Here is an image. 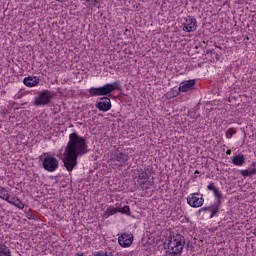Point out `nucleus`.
<instances>
[{
    "mask_svg": "<svg viewBox=\"0 0 256 256\" xmlns=\"http://www.w3.org/2000/svg\"><path fill=\"white\" fill-rule=\"evenodd\" d=\"M115 213H119V209L115 207H108L106 209V215L107 217H111V215H115Z\"/></svg>",
    "mask_w": 256,
    "mask_h": 256,
    "instance_id": "obj_18",
    "label": "nucleus"
},
{
    "mask_svg": "<svg viewBox=\"0 0 256 256\" xmlns=\"http://www.w3.org/2000/svg\"><path fill=\"white\" fill-rule=\"evenodd\" d=\"M7 246H5V244H0V252L2 251H6Z\"/></svg>",
    "mask_w": 256,
    "mask_h": 256,
    "instance_id": "obj_30",
    "label": "nucleus"
},
{
    "mask_svg": "<svg viewBox=\"0 0 256 256\" xmlns=\"http://www.w3.org/2000/svg\"><path fill=\"white\" fill-rule=\"evenodd\" d=\"M226 155H231V149H228V150L226 151Z\"/></svg>",
    "mask_w": 256,
    "mask_h": 256,
    "instance_id": "obj_31",
    "label": "nucleus"
},
{
    "mask_svg": "<svg viewBox=\"0 0 256 256\" xmlns=\"http://www.w3.org/2000/svg\"><path fill=\"white\" fill-rule=\"evenodd\" d=\"M42 165L45 171L53 173V171H57V169H59V160L53 156H46L42 162Z\"/></svg>",
    "mask_w": 256,
    "mask_h": 256,
    "instance_id": "obj_6",
    "label": "nucleus"
},
{
    "mask_svg": "<svg viewBox=\"0 0 256 256\" xmlns=\"http://www.w3.org/2000/svg\"><path fill=\"white\" fill-rule=\"evenodd\" d=\"M187 203L193 208L202 207L203 203H205V199H203V195L199 193H192L187 197Z\"/></svg>",
    "mask_w": 256,
    "mask_h": 256,
    "instance_id": "obj_7",
    "label": "nucleus"
},
{
    "mask_svg": "<svg viewBox=\"0 0 256 256\" xmlns=\"http://www.w3.org/2000/svg\"><path fill=\"white\" fill-rule=\"evenodd\" d=\"M95 107L102 113H107V111H111V99L109 97H101Z\"/></svg>",
    "mask_w": 256,
    "mask_h": 256,
    "instance_id": "obj_9",
    "label": "nucleus"
},
{
    "mask_svg": "<svg viewBox=\"0 0 256 256\" xmlns=\"http://www.w3.org/2000/svg\"><path fill=\"white\" fill-rule=\"evenodd\" d=\"M233 135H235V131H233L232 129H228L226 131V137L227 139H231V137H233Z\"/></svg>",
    "mask_w": 256,
    "mask_h": 256,
    "instance_id": "obj_24",
    "label": "nucleus"
},
{
    "mask_svg": "<svg viewBox=\"0 0 256 256\" xmlns=\"http://www.w3.org/2000/svg\"><path fill=\"white\" fill-rule=\"evenodd\" d=\"M113 91H121V82L115 81L113 83L105 84L102 87L90 88L88 93L90 97H107V95H111Z\"/></svg>",
    "mask_w": 256,
    "mask_h": 256,
    "instance_id": "obj_3",
    "label": "nucleus"
},
{
    "mask_svg": "<svg viewBox=\"0 0 256 256\" xmlns=\"http://www.w3.org/2000/svg\"><path fill=\"white\" fill-rule=\"evenodd\" d=\"M256 166V162H253L252 164H251V167H255Z\"/></svg>",
    "mask_w": 256,
    "mask_h": 256,
    "instance_id": "obj_33",
    "label": "nucleus"
},
{
    "mask_svg": "<svg viewBox=\"0 0 256 256\" xmlns=\"http://www.w3.org/2000/svg\"><path fill=\"white\" fill-rule=\"evenodd\" d=\"M138 171V178L139 179H149V173L145 172V170L140 169Z\"/></svg>",
    "mask_w": 256,
    "mask_h": 256,
    "instance_id": "obj_19",
    "label": "nucleus"
},
{
    "mask_svg": "<svg viewBox=\"0 0 256 256\" xmlns=\"http://www.w3.org/2000/svg\"><path fill=\"white\" fill-rule=\"evenodd\" d=\"M40 81L41 80L36 76H28L24 78L23 83L26 87H37Z\"/></svg>",
    "mask_w": 256,
    "mask_h": 256,
    "instance_id": "obj_13",
    "label": "nucleus"
},
{
    "mask_svg": "<svg viewBox=\"0 0 256 256\" xmlns=\"http://www.w3.org/2000/svg\"><path fill=\"white\" fill-rule=\"evenodd\" d=\"M214 55H216V59H219V54H214Z\"/></svg>",
    "mask_w": 256,
    "mask_h": 256,
    "instance_id": "obj_34",
    "label": "nucleus"
},
{
    "mask_svg": "<svg viewBox=\"0 0 256 256\" xmlns=\"http://www.w3.org/2000/svg\"><path fill=\"white\" fill-rule=\"evenodd\" d=\"M232 163H233V165H236L237 167H241V166L245 165V155H243V154L235 155L232 158Z\"/></svg>",
    "mask_w": 256,
    "mask_h": 256,
    "instance_id": "obj_14",
    "label": "nucleus"
},
{
    "mask_svg": "<svg viewBox=\"0 0 256 256\" xmlns=\"http://www.w3.org/2000/svg\"><path fill=\"white\" fill-rule=\"evenodd\" d=\"M89 153V146L85 137L79 136L77 132L69 135V141L64 149V158L62 159L64 167L71 172L77 165L78 157L87 155Z\"/></svg>",
    "mask_w": 256,
    "mask_h": 256,
    "instance_id": "obj_1",
    "label": "nucleus"
},
{
    "mask_svg": "<svg viewBox=\"0 0 256 256\" xmlns=\"http://www.w3.org/2000/svg\"><path fill=\"white\" fill-rule=\"evenodd\" d=\"M206 53H207V55H209V54L215 55V50H213V49H207V50H206Z\"/></svg>",
    "mask_w": 256,
    "mask_h": 256,
    "instance_id": "obj_29",
    "label": "nucleus"
},
{
    "mask_svg": "<svg viewBox=\"0 0 256 256\" xmlns=\"http://www.w3.org/2000/svg\"><path fill=\"white\" fill-rule=\"evenodd\" d=\"M14 207H17L18 209H24L25 204L19 198L16 197V200H14Z\"/></svg>",
    "mask_w": 256,
    "mask_h": 256,
    "instance_id": "obj_21",
    "label": "nucleus"
},
{
    "mask_svg": "<svg viewBox=\"0 0 256 256\" xmlns=\"http://www.w3.org/2000/svg\"><path fill=\"white\" fill-rule=\"evenodd\" d=\"M118 213H123L124 215H131V208L129 206H124L118 209Z\"/></svg>",
    "mask_w": 256,
    "mask_h": 256,
    "instance_id": "obj_20",
    "label": "nucleus"
},
{
    "mask_svg": "<svg viewBox=\"0 0 256 256\" xmlns=\"http://www.w3.org/2000/svg\"><path fill=\"white\" fill-rule=\"evenodd\" d=\"M193 89H195V80L184 81L178 88L179 93H187L188 91H193Z\"/></svg>",
    "mask_w": 256,
    "mask_h": 256,
    "instance_id": "obj_12",
    "label": "nucleus"
},
{
    "mask_svg": "<svg viewBox=\"0 0 256 256\" xmlns=\"http://www.w3.org/2000/svg\"><path fill=\"white\" fill-rule=\"evenodd\" d=\"M221 207H223V200H216L212 205L208 207H203L199 211H210V219H213V217H217L219 215V211H221Z\"/></svg>",
    "mask_w": 256,
    "mask_h": 256,
    "instance_id": "obj_8",
    "label": "nucleus"
},
{
    "mask_svg": "<svg viewBox=\"0 0 256 256\" xmlns=\"http://www.w3.org/2000/svg\"><path fill=\"white\" fill-rule=\"evenodd\" d=\"M133 239V234L123 233L120 237H118V243L120 247H131V245H133Z\"/></svg>",
    "mask_w": 256,
    "mask_h": 256,
    "instance_id": "obj_10",
    "label": "nucleus"
},
{
    "mask_svg": "<svg viewBox=\"0 0 256 256\" xmlns=\"http://www.w3.org/2000/svg\"><path fill=\"white\" fill-rule=\"evenodd\" d=\"M0 256H11V250L6 248L4 251L0 252Z\"/></svg>",
    "mask_w": 256,
    "mask_h": 256,
    "instance_id": "obj_25",
    "label": "nucleus"
},
{
    "mask_svg": "<svg viewBox=\"0 0 256 256\" xmlns=\"http://www.w3.org/2000/svg\"><path fill=\"white\" fill-rule=\"evenodd\" d=\"M94 256H113V252L98 251Z\"/></svg>",
    "mask_w": 256,
    "mask_h": 256,
    "instance_id": "obj_23",
    "label": "nucleus"
},
{
    "mask_svg": "<svg viewBox=\"0 0 256 256\" xmlns=\"http://www.w3.org/2000/svg\"><path fill=\"white\" fill-rule=\"evenodd\" d=\"M17 199L16 196H13V195H9L6 197V200L7 203H10V205H13L15 203V200Z\"/></svg>",
    "mask_w": 256,
    "mask_h": 256,
    "instance_id": "obj_22",
    "label": "nucleus"
},
{
    "mask_svg": "<svg viewBox=\"0 0 256 256\" xmlns=\"http://www.w3.org/2000/svg\"><path fill=\"white\" fill-rule=\"evenodd\" d=\"M183 31H186L187 33L197 31V19L189 16L184 23Z\"/></svg>",
    "mask_w": 256,
    "mask_h": 256,
    "instance_id": "obj_11",
    "label": "nucleus"
},
{
    "mask_svg": "<svg viewBox=\"0 0 256 256\" xmlns=\"http://www.w3.org/2000/svg\"><path fill=\"white\" fill-rule=\"evenodd\" d=\"M217 188V186H215V183L211 182L208 186L207 189L208 191H214Z\"/></svg>",
    "mask_w": 256,
    "mask_h": 256,
    "instance_id": "obj_26",
    "label": "nucleus"
},
{
    "mask_svg": "<svg viewBox=\"0 0 256 256\" xmlns=\"http://www.w3.org/2000/svg\"><path fill=\"white\" fill-rule=\"evenodd\" d=\"M9 196V191L5 189V187L0 186V199L6 201L7 197Z\"/></svg>",
    "mask_w": 256,
    "mask_h": 256,
    "instance_id": "obj_16",
    "label": "nucleus"
},
{
    "mask_svg": "<svg viewBox=\"0 0 256 256\" xmlns=\"http://www.w3.org/2000/svg\"><path fill=\"white\" fill-rule=\"evenodd\" d=\"M76 256H85V254L84 253H81V254L77 253Z\"/></svg>",
    "mask_w": 256,
    "mask_h": 256,
    "instance_id": "obj_32",
    "label": "nucleus"
},
{
    "mask_svg": "<svg viewBox=\"0 0 256 256\" xmlns=\"http://www.w3.org/2000/svg\"><path fill=\"white\" fill-rule=\"evenodd\" d=\"M212 191L214 193V197L216 198V201H223V194L219 191V188L216 187V189Z\"/></svg>",
    "mask_w": 256,
    "mask_h": 256,
    "instance_id": "obj_17",
    "label": "nucleus"
},
{
    "mask_svg": "<svg viewBox=\"0 0 256 256\" xmlns=\"http://www.w3.org/2000/svg\"><path fill=\"white\" fill-rule=\"evenodd\" d=\"M26 217H27V219H37V216L35 215V214H33V212H28L27 214H26Z\"/></svg>",
    "mask_w": 256,
    "mask_h": 256,
    "instance_id": "obj_27",
    "label": "nucleus"
},
{
    "mask_svg": "<svg viewBox=\"0 0 256 256\" xmlns=\"http://www.w3.org/2000/svg\"><path fill=\"white\" fill-rule=\"evenodd\" d=\"M138 183L139 185H145L147 183V179L139 178Z\"/></svg>",
    "mask_w": 256,
    "mask_h": 256,
    "instance_id": "obj_28",
    "label": "nucleus"
},
{
    "mask_svg": "<svg viewBox=\"0 0 256 256\" xmlns=\"http://www.w3.org/2000/svg\"><path fill=\"white\" fill-rule=\"evenodd\" d=\"M195 174H199V170H196V171H195Z\"/></svg>",
    "mask_w": 256,
    "mask_h": 256,
    "instance_id": "obj_35",
    "label": "nucleus"
},
{
    "mask_svg": "<svg viewBox=\"0 0 256 256\" xmlns=\"http://www.w3.org/2000/svg\"><path fill=\"white\" fill-rule=\"evenodd\" d=\"M110 161L117 167H123V165H125V163L129 161V155L122 153L121 151H119V148H117L112 154Z\"/></svg>",
    "mask_w": 256,
    "mask_h": 256,
    "instance_id": "obj_5",
    "label": "nucleus"
},
{
    "mask_svg": "<svg viewBox=\"0 0 256 256\" xmlns=\"http://www.w3.org/2000/svg\"><path fill=\"white\" fill-rule=\"evenodd\" d=\"M240 175L242 177H252V175H256V168L240 170Z\"/></svg>",
    "mask_w": 256,
    "mask_h": 256,
    "instance_id": "obj_15",
    "label": "nucleus"
},
{
    "mask_svg": "<svg viewBox=\"0 0 256 256\" xmlns=\"http://www.w3.org/2000/svg\"><path fill=\"white\" fill-rule=\"evenodd\" d=\"M53 99V93L49 90H43L39 93L38 97L35 98L34 105L36 107H42L43 105H49Z\"/></svg>",
    "mask_w": 256,
    "mask_h": 256,
    "instance_id": "obj_4",
    "label": "nucleus"
},
{
    "mask_svg": "<svg viewBox=\"0 0 256 256\" xmlns=\"http://www.w3.org/2000/svg\"><path fill=\"white\" fill-rule=\"evenodd\" d=\"M164 243L165 249H168L166 252L167 255L177 256L183 253V247H185V237L181 234H176L170 236Z\"/></svg>",
    "mask_w": 256,
    "mask_h": 256,
    "instance_id": "obj_2",
    "label": "nucleus"
}]
</instances>
